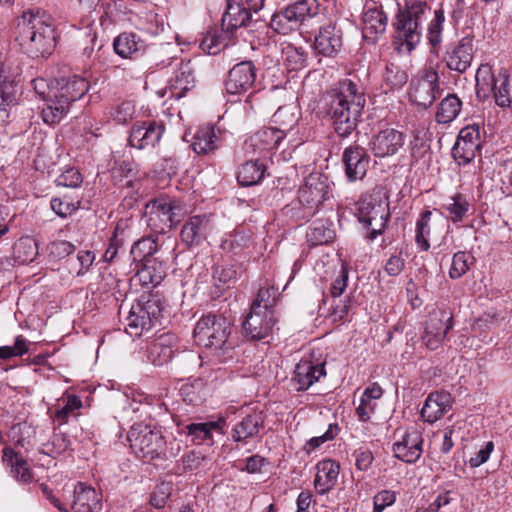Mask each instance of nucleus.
<instances>
[{
    "label": "nucleus",
    "instance_id": "nucleus-2",
    "mask_svg": "<svg viewBox=\"0 0 512 512\" xmlns=\"http://www.w3.org/2000/svg\"><path fill=\"white\" fill-rule=\"evenodd\" d=\"M324 102L335 132L341 137L349 136L365 106L363 91L350 79H344L336 89L327 93Z\"/></svg>",
    "mask_w": 512,
    "mask_h": 512
},
{
    "label": "nucleus",
    "instance_id": "nucleus-18",
    "mask_svg": "<svg viewBox=\"0 0 512 512\" xmlns=\"http://www.w3.org/2000/svg\"><path fill=\"white\" fill-rule=\"evenodd\" d=\"M248 8L240 0H227L225 12L222 17V27L233 30L247 25L252 15L251 10L257 12L263 6V0H250Z\"/></svg>",
    "mask_w": 512,
    "mask_h": 512
},
{
    "label": "nucleus",
    "instance_id": "nucleus-8",
    "mask_svg": "<svg viewBox=\"0 0 512 512\" xmlns=\"http://www.w3.org/2000/svg\"><path fill=\"white\" fill-rule=\"evenodd\" d=\"M231 333V323L222 315L208 314L198 320L194 328V339L202 346L214 350L225 348Z\"/></svg>",
    "mask_w": 512,
    "mask_h": 512
},
{
    "label": "nucleus",
    "instance_id": "nucleus-28",
    "mask_svg": "<svg viewBox=\"0 0 512 512\" xmlns=\"http://www.w3.org/2000/svg\"><path fill=\"white\" fill-rule=\"evenodd\" d=\"M176 337L173 334H161L147 347V358L155 366L168 363L174 354Z\"/></svg>",
    "mask_w": 512,
    "mask_h": 512
},
{
    "label": "nucleus",
    "instance_id": "nucleus-57",
    "mask_svg": "<svg viewBox=\"0 0 512 512\" xmlns=\"http://www.w3.org/2000/svg\"><path fill=\"white\" fill-rule=\"evenodd\" d=\"M182 463L185 470L195 471L207 468L211 460L198 451H190L182 457Z\"/></svg>",
    "mask_w": 512,
    "mask_h": 512
},
{
    "label": "nucleus",
    "instance_id": "nucleus-14",
    "mask_svg": "<svg viewBox=\"0 0 512 512\" xmlns=\"http://www.w3.org/2000/svg\"><path fill=\"white\" fill-rule=\"evenodd\" d=\"M474 53L473 38L465 36L456 43L447 46L444 61L450 70L464 73L471 66Z\"/></svg>",
    "mask_w": 512,
    "mask_h": 512
},
{
    "label": "nucleus",
    "instance_id": "nucleus-24",
    "mask_svg": "<svg viewBox=\"0 0 512 512\" xmlns=\"http://www.w3.org/2000/svg\"><path fill=\"white\" fill-rule=\"evenodd\" d=\"M386 26L387 16L382 9L374 3L366 4L362 15L363 37L373 42L385 32Z\"/></svg>",
    "mask_w": 512,
    "mask_h": 512
},
{
    "label": "nucleus",
    "instance_id": "nucleus-25",
    "mask_svg": "<svg viewBox=\"0 0 512 512\" xmlns=\"http://www.w3.org/2000/svg\"><path fill=\"white\" fill-rule=\"evenodd\" d=\"M211 228V220L208 215L192 216L181 229V240L188 246H198L206 239Z\"/></svg>",
    "mask_w": 512,
    "mask_h": 512
},
{
    "label": "nucleus",
    "instance_id": "nucleus-64",
    "mask_svg": "<svg viewBox=\"0 0 512 512\" xmlns=\"http://www.w3.org/2000/svg\"><path fill=\"white\" fill-rule=\"evenodd\" d=\"M236 278V270L233 265H217L213 269V279L216 285L228 284Z\"/></svg>",
    "mask_w": 512,
    "mask_h": 512
},
{
    "label": "nucleus",
    "instance_id": "nucleus-48",
    "mask_svg": "<svg viewBox=\"0 0 512 512\" xmlns=\"http://www.w3.org/2000/svg\"><path fill=\"white\" fill-rule=\"evenodd\" d=\"M294 110L295 107L292 106L280 107L273 115L274 123L279 126L275 129L283 131L285 138L298 123V116Z\"/></svg>",
    "mask_w": 512,
    "mask_h": 512
},
{
    "label": "nucleus",
    "instance_id": "nucleus-21",
    "mask_svg": "<svg viewBox=\"0 0 512 512\" xmlns=\"http://www.w3.org/2000/svg\"><path fill=\"white\" fill-rule=\"evenodd\" d=\"M324 362L314 363L308 358H303L296 365L292 385L296 391H304L326 374Z\"/></svg>",
    "mask_w": 512,
    "mask_h": 512
},
{
    "label": "nucleus",
    "instance_id": "nucleus-3",
    "mask_svg": "<svg viewBox=\"0 0 512 512\" xmlns=\"http://www.w3.org/2000/svg\"><path fill=\"white\" fill-rule=\"evenodd\" d=\"M16 39L32 58L50 54L56 39L51 16L39 10L24 12L17 23Z\"/></svg>",
    "mask_w": 512,
    "mask_h": 512
},
{
    "label": "nucleus",
    "instance_id": "nucleus-32",
    "mask_svg": "<svg viewBox=\"0 0 512 512\" xmlns=\"http://www.w3.org/2000/svg\"><path fill=\"white\" fill-rule=\"evenodd\" d=\"M340 466L333 460H323L317 464L314 487L317 493L324 495L337 483Z\"/></svg>",
    "mask_w": 512,
    "mask_h": 512
},
{
    "label": "nucleus",
    "instance_id": "nucleus-5",
    "mask_svg": "<svg viewBox=\"0 0 512 512\" xmlns=\"http://www.w3.org/2000/svg\"><path fill=\"white\" fill-rule=\"evenodd\" d=\"M476 94L486 99L493 96L500 107H509L512 103V85L507 69H492L489 64H482L476 71Z\"/></svg>",
    "mask_w": 512,
    "mask_h": 512
},
{
    "label": "nucleus",
    "instance_id": "nucleus-15",
    "mask_svg": "<svg viewBox=\"0 0 512 512\" xmlns=\"http://www.w3.org/2000/svg\"><path fill=\"white\" fill-rule=\"evenodd\" d=\"M451 327V315L445 311H433L426 322L425 331L422 336L423 343L430 350L437 349Z\"/></svg>",
    "mask_w": 512,
    "mask_h": 512
},
{
    "label": "nucleus",
    "instance_id": "nucleus-12",
    "mask_svg": "<svg viewBox=\"0 0 512 512\" xmlns=\"http://www.w3.org/2000/svg\"><path fill=\"white\" fill-rule=\"evenodd\" d=\"M276 323L274 310L251 307L243 321V333L250 340H263L272 335Z\"/></svg>",
    "mask_w": 512,
    "mask_h": 512
},
{
    "label": "nucleus",
    "instance_id": "nucleus-20",
    "mask_svg": "<svg viewBox=\"0 0 512 512\" xmlns=\"http://www.w3.org/2000/svg\"><path fill=\"white\" fill-rule=\"evenodd\" d=\"M164 131L162 123L147 121L136 124L130 132L129 144L139 150L153 148L160 141Z\"/></svg>",
    "mask_w": 512,
    "mask_h": 512
},
{
    "label": "nucleus",
    "instance_id": "nucleus-38",
    "mask_svg": "<svg viewBox=\"0 0 512 512\" xmlns=\"http://www.w3.org/2000/svg\"><path fill=\"white\" fill-rule=\"evenodd\" d=\"M218 138L213 126H202L194 135L193 150L197 154H209L217 148Z\"/></svg>",
    "mask_w": 512,
    "mask_h": 512
},
{
    "label": "nucleus",
    "instance_id": "nucleus-49",
    "mask_svg": "<svg viewBox=\"0 0 512 512\" xmlns=\"http://www.w3.org/2000/svg\"><path fill=\"white\" fill-rule=\"evenodd\" d=\"M445 22V14L442 7L433 12V18L428 23L427 38L429 43L436 47L442 42V31Z\"/></svg>",
    "mask_w": 512,
    "mask_h": 512
},
{
    "label": "nucleus",
    "instance_id": "nucleus-31",
    "mask_svg": "<svg viewBox=\"0 0 512 512\" xmlns=\"http://www.w3.org/2000/svg\"><path fill=\"white\" fill-rule=\"evenodd\" d=\"M113 48L122 58H135L145 52L146 42L134 32H123L114 39Z\"/></svg>",
    "mask_w": 512,
    "mask_h": 512
},
{
    "label": "nucleus",
    "instance_id": "nucleus-37",
    "mask_svg": "<svg viewBox=\"0 0 512 512\" xmlns=\"http://www.w3.org/2000/svg\"><path fill=\"white\" fill-rule=\"evenodd\" d=\"M137 275L143 285L156 286L162 282L166 272L162 262L154 258H148L143 261V266L138 271Z\"/></svg>",
    "mask_w": 512,
    "mask_h": 512
},
{
    "label": "nucleus",
    "instance_id": "nucleus-41",
    "mask_svg": "<svg viewBox=\"0 0 512 512\" xmlns=\"http://www.w3.org/2000/svg\"><path fill=\"white\" fill-rule=\"evenodd\" d=\"M225 425V419L219 418L217 421L205 423H191L186 426L188 435L193 437V441L201 443L211 438V432L221 431Z\"/></svg>",
    "mask_w": 512,
    "mask_h": 512
},
{
    "label": "nucleus",
    "instance_id": "nucleus-62",
    "mask_svg": "<svg viewBox=\"0 0 512 512\" xmlns=\"http://www.w3.org/2000/svg\"><path fill=\"white\" fill-rule=\"evenodd\" d=\"M396 501V492L382 490L373 497L372 512H383L385 508L392 506Z\"/></svg>",
    "mask_w": 512,
    "mask_h": 512
},
{
    "label": "nucleus",
    "instance_id": "nucleus-35",
    "mask_svg": "<svg viewBox=\"0 0 512 512\" xmlns=\"http://www.w3.org/2000/svg\"><path fill=\"white\" fill-rule=\"evenodd\" d=\"M2 460L11 467V473L18 481L28 483L32 480V473L27 460L12 448L5 447L3 449Z\"/></svg>",
    "mask_w": 512,
    "mask_h": 512
},
{
    "label": "nucleus",
    "instance_id": "nucleus-17",
    "mask_svg": "<svg viewBox=\"0 0 512 512\" xmlns=\"http://www.w3.org/2000/svg\"><path fill=\"white\" fill-rule=\"evenodd\" d=\"M256 79V68L251 61L234 65L228 72L225 88L229 94H241L252 88Z\"/></svg>",
    "mask_w": 512,
    "mask_h": 512
},
{
    "label": "nucleus",
    "instance_id": "nucleus-51",
    "mask_svg": "<svg viewBox=\"0 0 512 512\" xmlns=\"http://www.w3.org/2000/svg\"><path fill=\"white\" fill-rule=\"evenodd\" d=\"M135 173L132 164L127 161L118 163L112 169V179L115 185L121 188L133 187Z\"/></svg>",
    "mask_w": 512,
    "mask_h": 512
},
{
    "label": "nucleus",
    "instance_id": "nucleus-6",
    "mask_svg": "<svg viewBox=\"0 0 512 512\" xmlns=\"http://www.w3.org/2000/svg\"><path fill=\"white\" fill-rule=\"evenodd\" d=\"M148 226L156 233H166L177 225L187 213L183 202L160 197L147 204Z\"/></svg>",
    "mask_w": 512,
    "mask_h": 512
},
{
    "label": "nucleus",
    "instance_id": "nucleus-56",
    "mask_svg": "<svg viewBox=\"0 0 512 512\" xmlns=\"http://www.w3.org/2000/svg\"><path fill=\"white\" fill-rule=\"evenodd\" d=\"M277 301V290L274 287H262L251 307L255 309L274 310Z\"/></svg>",
    "mask_w": 512,
    "mask_h": 512
},
{
    "label": "nucleus",
    "instance_id": "nucleus-60",
    "mask_svg": "<svg viewBox=\"0 0 512 512\" xmlns=\"http://www.w3.org/2000/svg\"><path fill=\"white\" fill-rule=\"evenodd\" d=\"M28 347L26 339L22 336H18L15 340L14 346H2L0 347V358L10 359L16 356H22L27 353Z\"/></svg>",
    "mask_w": 512,
    "mask_h": 512
},
{
    "label": "nucleus",
    "instance_id": "nucleus-54",
    "mask_svg": "<svg viewBox=\"0 0 512 512\" xmlns=\"http://www.w3.org/2000/svg\"><path fill=\"white\" fill-rule=\"evenodd\" d=\"M468 208L469 203L461 195L451 197L448 203L444 205V209L448 213V217L453 222L462 221L468 212Z\"/></svg>",
    "mask_w": 512,
    "mask_h": 512
},
{
    "label": "nucleus",
    "instance_id": "nucleus-34",
    "mask_svg": "<svg viewBox=\"0 0 512 512\" xmlns=\"http://www.w3.org/2000/svg\"><path fill=\"white\" fill-rule=\"evenodd\" d=\"M264 427V416L261 412H255L245 416L238 422L232 432V439L243 442L256 437Z\"/></svg>",
    "mask_w": 512,
    "mask_h": 512
},
{
    "label": "nucleus",
    "instance_id": "nucleus-4",
    "mask_svg": "<svg viewBox=\"0 0 512 512\" xmlns=\"http://www.w3.org/2000/svg\"><path fill=\"white\" fill-rule=\"evenodd\" d=\"M395 22V45L399 52L410 53L422 37L421 23L430 12L427 0H402Z\"/></svg>",
    "mask_w": 512,
    "mask_h": 512
},
{
    "label": "nucleus",
    "instance_id": "nucleus-19",
    "mask_svg": "<svg viewBox=\"0 0 512 512\" xmlns=\"http://www.w3.org/2000/svg\"><path fill=\"white\" fill-rule=\"evenodd\" d=\"M285 139L283 131L274 127L263 128L244 142V150L247 154H261L277 149Z\"/></svg>",
    "mask_w": 512,
    "mask_h": 512
},
{
    "label": "nucleus",
    "instance_id": "nucleus-45",
    "mask_svg": "<svg viewBox=\"0 0 512 512\" xmlns=\"http://www.w3.org/2000/svg\"><path fill=\"white\" fill-rule=\"evenodd\" d=\"M433 213L430 210L424 211L416 223L415 241L418 248L427 251L430 248L429 236L431 232V221Z\"/></svg>",
    "mask_w": 512,
    "mask_h": 512
},
{
    "label": "nucleus",
    "instance_id": "nucleus-1",
    "mask_svg": "<svg viewBox=\"0 0 512 512\" xmlns=\"http://www.w3.org/2000/svg\"><path fill=\"white\" fill-rule=\"evenodd\" d=\"M32 84L35 92L45 101L42 118L50 125L59 123L68 113L71 103L82 98L89 90L86 79L77 75L56 80L39 77Z\"/></svg>",
    "mask_w": 512,
    "mask_h": 512
},
{
    "label": "nucleus",
    "instance_id": "nucleus-22",
    "mask_svg": "<svg viewBox=\"0 0 512 512\" xmlns=\"http://www.w3.org/2000/svg\"><path fill=\"white\" fill-rule=\"evenodd\" d=\"M423 438L421 433L412 428L407 430L401 440L393 444V452L396 458L406 463H415L422 454Z\"/></svg>",
    "mask_w": 512,
    "mask_h": 512
},
{
    "label": "nucleus",
    "instance_id": "nucleus-23",
    "mask_svg": "<svg viewBox=\"0 0 512 512\" xmlns=\"http://www.w3.org/2000/svg\"><path fill=\"white\" fill-rule=\"evenodd\" d=\"M388 219V214L381 202L372 199H364L359 206V220L365 223L371 230L372 238L381 233Z\"/></svg>",
    "mask_w": 512,
    "mask_h": 512
},
{
    "label": "nucleus",
    "instance_id": "nucleus-10",
    "mask_svg": "<svg viewBox=\"0 0 512 512\" xmlns=\"http://www.w3.org/2000/svg\"><path fill=\"white\" fill-rule=\"evenodd\" d=\"M330 195L328 179L320 173L310 174L298 191L299 202L310 215H313Z\"/></svg>",
    "mask_w": 512,
    "mask_h": 512
},
{
    "label": "nucleus",
    "instance_id": "nucleus-47",
    "mask_svg": "<svg viewBox=\"0 0 512 512\" xmlns=\"http://www.w3.org/2000/svg\"><path fill=\"white\" fill-rule=\"evenodd\" d=\"M82 408V401L76 395H68L63 406L57 408L54 414V421L59 425L66 424L71 417H76Z\"/></svg>",
    "mask_w": 512,
    "mask_h": 512
},
{
    "label": "nucleus",
    "instance_id": "nucleus-43",
    "mask_svg": "<svg viewBox=\"0 0 512 512\" xmlns=\"http://www.w3.org/2000/svg\"><path fill=\"white\" fill-rule=\"evenodd\" d=\"M475 262V257L470 252L458 251L452 257L449 277L451 279L461 278L474 266Z\"/></svg>",
    "mask_w": 512,
    "mask_h": 512
},
{
    "label": "nucleus",
    "instance_id": "nucleus-29",
    "mask_svg": "<svg viewBox=\"0 0 512 512\" xmlns=\"http://www.w3.org/2000/svg\"><path fill=\"white\" fill-rule=\"evenodd\" d=\"M314 47L324 56L335 55L342 47L341 30L331 23L321 27L315 38Z\"/></svg>",
    "mask_w": 512,
    "mask_h": 512
},
{
    "label": "nucleus",
    "instance_id": "nucleus-44",
    "mask_svg": "<svg viewBox=\"0 0 512 512\" xmlns=\"http://www.w3.org/2000/svg\"><path fill=\"white\" fill-rule=\"evenodd\" d=\"M281 54L282 60L288 70H299L304 67L307 56L301 47L284 43L282 44Z\"/></svg>",
    "mask_w": 512,
    "mask_h": 512
},
{
    "label": "nucleus",
    "instance_id": "nucleus-63",
    "mask_svg": "<svg viewBox=\"0 0 512 512\" xmlns=\"http://www.w3.org/2000/svg\"><path fill=\"white\" fill-rule=\"evenodd\" d=\"M171 495V485L169 483H161L157 485L150 497V503L153 507L163 508Z\"/></svg>",
    "mask_w": 512,
    "mask_h": 512
},
{
    "label": "nucleus",
    "instance_id": "nucleus-11",
    "mask_svg": "<svg viewBox=\"0 0 512 512\" xmlns=\"http://www.w3.org/2000/svg\"><path fill=\"white\" fill-rule=\"evenodd\" d=\"M439 94V76L432 68L422 71L419 78L412 82L409 93L411 101L422 108L430 107Z\"/></svg>",
    "mask_w": 512,
    "mask_h": 512
},
{
    "label": "nucleus",
    "instance_id": "nucleus-58",
    "mask_svg": "<svg viewBox=\"0 0 512 512\" xmlns=\"http://www.w3.org/2000/svg\"><path fill=\"white\" fill-rule=\"evenodd\" d=\"M156 251V244L151 239H141L134 243L131 249V254L134 259L145 261V259L152 258L151 255Z\"/></svg>",
    "mask_w": 512,
    "mask_h": 512
},
{
    "label": "nucleus",
    "instance_id": "nucleus-46",
    "mask_svg": "<svg viewBox=\"0 0 512 512\" xmlns=\"http://www.w3.org/2000/svg\"><path fill=\"white\" fill-rule=\"evenodd\" d=\"M335 236L332 224L323 221L314 222L307 232V240L312 245H322L330 242Z\"/></svg>",
    "mask_w": 512,
    "mask_h": 512
},
{
    "label": "nucleus",
    "instance_id": "nucleus-33",
    "mask_svg": "<svg viewBox=\"0 0 512 512\" xmlns=\"http://www.w3.org/2000/svg\"><path fill=\"white\" fill-rule=\"evenodd\" d=\"M147 307H143L140 304L132 306L127 318H126V331L131 336H141L143 331H148L153 327V321L155 317L150 316V312Z\"/></svg>",
    "mask_w": 512,
    "mask_h": 512
},
{
    "label": "nucleus",
    "instance_id": "nucleus-40",
    "mask_svg": "<svg viewBox=\"0 0 512 512\" xmlns=\"http://www.w3.org/2000/svg\"><path fill=\"white\" fill-rule=\"evenodd\" d=\"M14 259L19 264L32 262L38 255V245L32 237L20 238L13 247Z\"/></svg>",
    "mask_w": 512,
    "mask_h": 512
},
{
    "label": "nucleus",
    "instance_id": "nucleus-52",
    "mask_svg": "<svg viewBox=\"0 0 512 512\" xmlns=\"http://www.w3.org/2000/svg\"><path fill=\"white\" fill-rule=\"evenodd\" d=\"M95 253L90 250H80L76 259L69 262V271L77 277L84 276L95 261Z\"/></svg>",
    "mask_w": 512,
    "mask_h": 512
},
{
    "label": "nucleus",
    "instance_id": "nucleus-16",
    "mask_svg": "<svg viewBox=\"0 0 512 512\" xmlns=\"http://www.w3.org/2000/svg\"><path fill=\"white\" fill-rule=\"evenodd\" d=\"M404 134L394 128H385L375 134L369 143L373 155L386 158L395 155L404 145Z\"/></svg>",
    "mask_w": 512,
    "mask_h": 512
},
{
    "label": "nucleus",
    "instance_id": "nucleus-26",
    "mask_svg": "<svg viewBox=\"0 0 512 512\" xmlns=\"http://www.w3.org/2000/svg\"><path fill=\"white\" fill-rule=\"evenodd\" d=\"M342 159L349 181L360 180L366 175L369 156L362 147H347L343 152Z\"/></svg>",
    "mask_w": 512,
    "mask_h": 512
},
{
    "label": "nucleus",
    "instance_id": "nucleus-27",
    "mask_svg": "<svg viewBox=\"0 0 512 512\" xmlns=\"http://www.w3.org/2000/svg\"><path fill=\"white\" fill-rule=\"evenodd\" d=\"M101 509L100 497L96 490L78 482L73 490L71 510L74 512H97Z\"/></svg>",
    "mask_w": 512,
    "mask_h": 512
},
{
    "label": "nucleus",
    "instance_id": "nucleus-55",
    "mask_svg": "<svg viewBox=\"0 0 512 512\" xmlns=\"http://www.w3.org/2000/svg\"><path fill=\"white\" fill-rule=\"evenodd\" d=\"M408 80L407 73L394 63L386 64L384 81L391 89H400Z\"/></svg>",
    "mask_w": 512,
    "mask_h": 512
},
{
    "label": "nucleus",
    "instance_id": "nucleus-50",
    "mask_svg": "<svg viewBox=\"0 0 512 512\" xmlns=\"http://www.w3.org/2000/svg\"><path fill=\"white\" fill-rule=\"evenodd\" d=\"M15 93V83L4 73L3 65L0 63V112L6 111L15 101Z\"/></svg>",
    "mask_w": 512,
    "mask_h": 512
},
{
    "label": "nucleus",
    "instance_id": "nucleus-59",
    "mask_svg": "<svg viewBox=\"0 0 512 512\" xmlns=\"http://www.w3.org/2000/svg\"><path fill=\"white\" fill-rule=\"evenodd\" d=\"M136 113V107L133 101H124L119 104L112 113L113 119L119 123L124 124L130 121Z\"/></svg>",
    "mask_w": 512,
    "mask_h": 512
},
{
    "label": "nucleus",
    "instance_id": "nucleus-53",
    "mask_svg": "<svg viewBox=\"0 0 512 512\" xmlns=\"http://www.w3.org/2000/svg\"><path fill=\"white\" fill-rule=\"evenodd\" d=\"M225 46V37L217 28L208 30L200 44L201 49L211 55L217 54Z\"/></svg>",
    "mask_w": 512,
    "mask_h": 512
},
{
    "label": "nucleus",
    "instance_id": "nucleus-13",
    "mask_svg": "<svg viewBox=\"0 0 512 512\" xmlns=\"http://www.w3.org/2000/svg\"><path fill=\"white\" fill-rule=\"evenodd\" d=\"M481 147L480 127L473 124L462 128L452 149V155L459 165L470 163Z\"/></svg>",
    "mask_w": 512,
    "mask_h": 512
},
{
    "label": "nucleus",
    "instance_id": "nucleus-9",
    "mask_svg": "<svg viewBox=\"0 0 512 512\" xmlns=\"http://www.w3.org/2000/svg\"><path fill=\"white\" fill-rule=\"evenodd\" d=\"M318 13L316 0H301L287 6L283 11L273 15L271 26L279 33L298 28L306 19L312 18Z\"/></svg>",
    "mask_w": 512,
    "mask_h": 512
},
{
    "label": "nucleus",
    "instance_id": "nucleus-61",
    "mask_svg": "<svg viewBox=\"0 0 512 512\" xmlns=\"http://www.w3.org/2000/svg\"><path fill=\"white\" fill-rule=\"evenodd\" d=\"M75 246L65 240H55L48 246L49 255L55 259H63L75 251Z\"/></svg>",
    "mask_w": 512,
    "mask_h": 512
},
{
    "label": "nucleus",
    "instance_id": "nucleus-39",
    "mask_svg": "<svg viewBox=\"0 0 512 512\" xmlns=\"http://www.w3.org/2000/svg\"><path fill=\"white\" fill-rule=\"evenodd\" d=\"M265 166L259 160H250L242 164L237 173V179L242 186L257 184L264 176Z\"/></svg>",
    "mask_w": 512,
    "mask_h": 512
},
{
    "label": "nucleus",
    "instance_id": "nucleus-42",
    "mask_svg": "<svg viewBox=\"0 0 512 512\" xmlns=\"http://www.w3.org/2000/svg\"><path fill=\"white\" fill-rule=\"evenodd\" d=\"M461 105L462 103L456 95L451 94L446 96L440 102L436 113L437 122L445 124L453 121L458 116L461 110Z\"/></svg>",
    "mask_w": 512,
    "mask_h": 512
},
{
    "label": "nucleus",
    "instance_id": "nucleus-30",
    "mask_svg": "<svg viewBox=\"0 0 512 512\" xmlns=\"http://www.w3.org/2000/svg\"><path fill=\"white\" fill-rule=\"evenodd\" d=\"M451 405L452 399L449 393H431L422 407L421 416L424 421L434 423L450 411Z\"/></svg>",
    "mask_w": 512,
    "mask_h": 512
},
{
    "label": "nucleus",
    "instance_id": "nucleus-36",
    "mask_svg": "<svg viewBox=\"0 0 512 512\" xmlns=\"http://www.w3.org/2000/svg\"><path fill=\"white\" fill-rule=\"evenodd\" d=\"M194 81L195 77L190 64H182L171 81V95L177 99L183 97L193 87Z\"/></svg>",
    "mask_w": 512,
    "mask_h": 512
},
{
    "label": "nucleus",
    "instance_id": "nucleus-7",
    "mask_svg": "<svg viewBox=\"0 0 512 512\" xmlns=\"http://www.w3.org/2000/svg\"><path fill=\"white\" fill-rule=\"evenodd\" d=\"M128 441L134 453L145 460L166 457V441L157 428L144 423L134 424L129 433Z\"/></svg>",
    "mask_w": 512,
    "mask_h": 512
}]
</instances>
